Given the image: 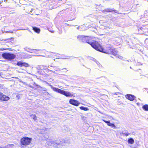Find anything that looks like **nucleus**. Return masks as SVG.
Segmentation results:
<instances>
[{
	"label": "nucleus",
	"instance_id": "f257e3e1",
	"mask_svg": "<svg viewBox=\"0 0 148 148\" xmlns=\"http://www.w3.org/2000/svg\"><path fill=\"white\" fill-rule=\"evenodd\" d=\"M92 38L91 37L88 36H84V41H85L88 43L90 44L92 47L96 50L101 51L102 49L99 46V44L96 41L91 40Z\"/></svg>",
	"mask_w": 148,
	"mask_h": 148
},
{
	"label": "nucleus",
	"instance_id": "f03ea898",
	"mask_svg": "<svg viewBox=\"0 0 148 148\" xmlns=\"http://www.w3.org/2000/svg\"><path fill=\"white\" fill-rule=\"evenodd\" d=\"M51 87L53 90L58 93L62 94L67 97H74L72 93H71L68 91H66L59 88H56L51 85Z\"/></svg>",
	"mask_w": 148,
	"mask_h": 148
},
{
	"label": "nucleus",
	"instance_id": "7ed1b4c3",
	"mask_svg": "<svg viewBox=\"0 0 148 148\" xmlns=\"http://www.w3.org/2000/svg\"><path fill=\"white\" fill-rule=\"evenodd\" d=\"M32 138L28 137H23L21 140V143L22 145H29L32 141Z\"/></svg>",
	"mask_w": 148,
	"mask_h": 148
},
{
	"label": "nucleus",
	"instance_id": "20e7f679",
	"mask_svg": "<svg viewBox=\"0 0 148 148\" xmlns=\"http://www.w3.org/2000/svg\"><path fill=\"white\" fill-rule=\"evenodd\" d=\"M2 56L4 58L9 60H13L16 57V56L15 55L7 53L3 54Z\"/></svg>",
	"mask_w": 148,
	"mask_h": 148
},
{
	"label": "nucleus",
	"instance_id": "39448f33",
	"mask_svg": "<svg viewBox=\"0 0 148 148\" xmlns=\"http://www.w3.org/2000/svg\"><path fill=\"white\" fill-rule=\"evenodd\" d=\"M98 47H100L102 49L101 51L99 50H97V51H100V52H102L103 53H107V54H110V53H112V51H113V49L111 48L110 47H108V48H107L106 50H104L103 49L102 47H101V46L100 45V44H99V46H98Z\"/></svg>",
	"mask_w": 148,
	"mask_h": 148
},
{
	"label": "nucleus",
	"instance_id": "423d86ee",
	"mask_svg": "<svg viewBox=\"0 0 148 148\" xmlns=\"http://www.w3.org/2000/svg\"><path fill=\"white\" fill-rule=\"evenodd\" d=\"M10 98L6 95L3 94L2 93L0 92V100L2 101H6L8 100Z\"/></svg>",
	"mask_w": 148,
	"mask_h": 148
},
{
	"label": "nucleus",
	"instance_id": "0eeeda50",
	"mask_svg": "<svg viewBox=\"0 0 148 148\" xmlns=\"http://www.w3.org/2000/svg\"><path fill=\"white\" fill-rule=\"evenodd\" d=\"M69 102L71 104L76 106H78L80 104V103L78 101L74 99H70Z\"/></svg>",
	"mask_w": 148,
	"mask_h": 148
},
{
	"label": "nucleus",
	"instance_id": "6e6552de",
	"mask_svg": "<svg viewBox=\"0 0 148 148\" xmlns=\"http://www.w3.org/2000/svg\"><path fill=\"white\" fill-rule=\"evenodd\" d=\"M17 65L20 66H24L25 67H27L29 66V65L28 64L21 61L18 62L17 63Z\"/></svg>",
	"mask_w": 148,
	"mask_h": 148
},
{
	"label": "nucleus",
	"instance_id": "1a4fd4ad",
	"mask_svg": "<svg viewBox=\"0 0 148 148\" xmlns=\"http://www.w3.org/2000/svg\"><path fill=\"white\" fill-rule=\"evenodd\" d=\"M126 98L131 101H133L135 98L134 96L131 95H127L125 96Z\"/></svg>",
	"mask_w": 148,
	"mask_h": 148
},
{
	"label": "nucleus",
	"instance_id": "9d476101",
	"mask_svg": "<svg viewBox=\"0 0 148 148\" xmlns=\"http://www.w3.org/2000/svg\"><path fill=\"white\" fill-rule=\"evenodd\" d=\"M103 121L105 123H107L108 126H110L111 127L115 128V126L114 124L110 123L109 121H106L104 120H103Z\"/></svg>",
	"mask_w": 148,
	"mask_h": 148
},
{
	"label": "nucleus",
	"instance_id": "9b49d317",
	"mask_svg": "<svg viewBox=\"0 0 148 148\" xmlns=\"http://www.w3.org/2000/svg\"><path fill=\"white\" fill-rule=\"evenodd\" d=\"M33 29L36 32L38 33H39L40 31V29L36 27H33Z\"/></svg>",
	"mask_w": 148,
	"mask_h": 148
},
{
	"label": "nucleus",
	"instance_id": "f8f14e48",
	"mask_svg": "<svg viewBox=\"0 0 148 148\" xmlns=\"http://www.w3.org/2000/svg\"><path fill=\"white\" fill-rule=\"evenodd\" d=\"M84 36H84L79 35L77 36V38L79 40H82L83 42H84Z\"/></svg>",
	"mask_w": 148,
	"mask_h": 148
},
{
	"label": "nucleus",
	"instance_id": "ddd939ff",
	"mask_svg": "<svg viewBox=\"0 0 148 148\" xmlns=\"http://www.w3.org/2000/svg\"><path fill=\"white\" fill-rule=\"evenodd\" d=\"M128 142L129 143L131 144H133L134 143V140L133 139L131 138L128 140Z\"/></svg>",
	"mask_w": 148,
	"mask_h": 148
},
{
	"label": "nucleus",
	"instance_id": "4468645a",
	"mask_svg": "<svg viewBox=\"0 0 148 148\" xmlns=\"http://www.w3.org/2000/svg\"><path fill=\"white\" fill-rule=\"evenodd\" d=\"M117 51L115 49H113V51H112V52L111 54H112L113 55H114L116 56H117V55L118 54H117Z\"/></svg>",
	"mask_w": 148,
	"mask_h": 148
},
{
	"label": "nucleus",
	"instance_id": "2eb2a0df",
	"mask_svg": "<svg viewBox=\"0 0 148 148\" xmlns=\"http://www.w3.org/2000/svg\"><path fill=\"white\" fill-rule=\"evenodd\" d=\"M113 11V10L112 9L107 8L106 9L104 10H103L102 11L103 12H104V11H106L107 12H110Z\"/></svg>",
	"mask_w": 148,
	"mask_h": 148
},
{
	"label": "nucleus",
	"instance_id": "dca6fc26",
	"mask_svg": "<svg viewBox=\"0 0 148 148\" xmlns=\"http://www.w3.org/2000/svg\"><path fill=\"white\" fill-rule=\"evenodd\" d=\"M30 116L35 121L37 119V117L35 115L32 114Z\"/></svg>",
	"mask_w": 148,
	"mask_h": 148
},
{
	"label": "nucleus",
	"instance_id": "f3484780",
	"mask_svg": "<svg viewBox=\"0 0 148 148\" xmlns=\"http://www.w3.org/2000/svg\"><path fill=\"white\" fill-rule=\"evenodd\" d=\"M143 108L145 110L148 111V105H146L143 106Z\"/></svg>",
	"mask_w": 148,
	"mask_h": 148
},
{
	"label": "nucleus",
	"instance_id": "a211bd4d",
	"mask_svg": "<svg viewBox=\"0 0 148 148\" xmlns=\"http://www.w3.org/2000/svg\"><path fill=\"white\" fill-rule=\"evenodd\" d=\"M80 108L82 110L86 111L88 110V109L87 108L84 107L83 106H81L80 107Z\"/></svg>",
	"mask_w": 148,
	"mask_h": 148
},
{
	"label": "nucleus",
	"instance_id": "6ab92c4d",
	"mask_svg": "<svg viewBox=\"0 0 148 148\" xmlns=\"http://www.w3.org/2000/svg\"><path fill=\"white\" fill-rule=\"evenodd\" d=\"M123 134L125 136H127L130 134V133L128 132H125Z\"/></svg>",
	"mask_w": 148,
	"mask_h": 148
},
{
	"label": "nucleus",
	"instance_id": "aec40b11",
	"mask_svg": "<svg viewBox=\"0 0 148 148\" xmlns=\"http://www.w3.org/2000/svg\"><path fill=\"white\" fill-rule=\"evenodd\" d=\"M117 57L119 58H120V59H122L123 58V57L122 56H120L118 54V55H117Z\"/></svg>",
	"mask_w": 148,
	"mask_h": 148
},
{
	"label": "nucleus",
	"instance_id": "412c9836",
	"mask_svg": "<svg viewBox=\"0 0 148 148\" xmlns=\"http://www.w3.org/2000/svg\"><path fill=\"white\" fill-rule=\"evenodd\" d=\"M39 50H37L35 49H33V50L32 51V52H31V53H32V52H35V51H39Z\"/></svg>",
	"mask_w": 148,
	"mask_h": 148
},
{
	"label": "nucleus",
	"instance_id": "4be33fe9",
	"mask_svg": "<svg viewBox=\"0 0 148 148\" xmlns=\"http://www.w3.org/2000/svg\"><path fill=\"white\" fill-rule=\"evenodd\" d=\"M55 70L56 71H60V69H56Z\"/></svg>",
	"mask_w": 148,
	"mask_h": 148
},
{
	"label": "nucleus",
	"instance_id": "5701e85b",
	"mask_svg": "<svg viewBox=\"0 0 148 148\" xmlns=\"http://www.w3.org/2000/svg\"><path fill=\"white\" fill-rule=\"evenodd\" d=\"M8 32H9V31H6L5 32H3V33H8Z\"/></svg>",
	"mask_w": 148,
	"mask_h": 148
},
{
	"label": "nucleus",
	"instance_id": "b1692460",
	"mask_svg": "<svg viewBox=\"0 0 148 148\" xmlns=\"http://www.w3.org/2000/svg\"><path fill=\"white\" fill-rule=\"evenodd\" d=\"M9 33H13V32H12V31H9Z\"/></svg>",
	"mask_w": 148,
	"mask_h": 148
},
{
	"label": "nucleus",
	"instance_id": "393cba45",
	"mask_svg": "<svg viewBox=\"0 0 148 148\" xmlns=\"http://www.w3.org/2000/svg\"><path fill=\"white\" fill-rule=\"evenodd\" d=\"M50 71H51L52 72H53V73H54V71H51V70H50Z\"/></svg>",
	"mask_w": 148,
	"mask_h": 148
},
{
	"label": "nucleus",
	"instance_id": "a878e982",
	"mask_svg": "<svg viewBox=\"0 0 148 148\" xmlns=\"http://www.w3.org/2000/svg\"><path fill=\"white\" fill-rule=\"evenodd\" d=\"M1 49L2 51H3V50H4V49Z\"/></svg>",
	"mask_w": 148,
	"mask_h": 148
},
{
	"label": "nucleus",
	"instance_id": "bb28decb",
	"mask_svg": "<svg viewBox=\"0 0 148 148\" xmlns=\"http://www.w3.org/2000/svg\"><path fill=\"white\" fill-rule=\"evenodd\" d=\"M25 29H22V30H25Z\"/></svg>",
	"mask_w": 148,
	"mask_h": 148
},
{
	"label": "nucleus",
	"instance_id": "cd10ccee",
	"mask_svg": "<svg viewBox=\"0 0 148 148\" xmlns=\"http://www.w3.org/2000/svg\"><path fill=\"white\" fill-rule=\"evenodd\" d=\"M42 56L43 57H44V56Z\"/></svg>",
	"mask_w": 148,
	"mask_h": 148
},
{
	"label": "nucleus",
	"instance_id": "c85d7f7f",
	"mask_svg": "<svg viewBox=\"0 0 148 148\" xmlns=\"http://www.w3.org/2000/svg\"><path fill=\"white\" fill-rule=\"evenodd\" d=\"M137 104H138V103H137Z\"/></svg>",
	"mask_w": 148,
	"mask_h": 148
},
{
	"label": "nucleus",
	"instance_id": "c756f323",
	"mask_svg": "<svg viewBox=\"0 0 148 148\" xmlns=\"http://www.w3.org/2000/svg\"><path fill=\"white\" fill-rule=\"evenodd\" d=\"M36 85H37V86H38V85H36V84H35Z\"/></svg>",
	"mask_w": 148,
	"mask_h": 148
},
{
	"label": "nucleus",
	"instance_id": "7c9ffc66",
	"mask_svg": "<svg viewBox=\"0 0 148 148\" xmlns=\"http://www.w3.org/2000/svg\"><path fill=\"white\" fill-rule=\"evenodd\" d=\"M0 148H1L0 147Z\"/></svg>",
	"mask_w": 148,
	"mask_h": 148
}]
</instances>
